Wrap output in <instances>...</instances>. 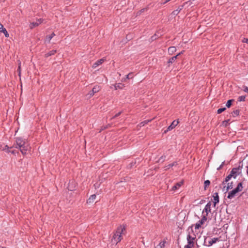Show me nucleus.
<instances>
[{"mask_svg": "<svg viewBox=\"0 0 248 248\" xmlns=\"http://www.w3.org/2000/svg\"><path fill=\"white\" fill-rule=\"evenodd\" d=\"M133 73H129L127 76H126V78L127 79H130V78H132L133 77Z\"/></svg>", "mask_w": 248, "mask_h": 248, "instance_id": "37", "label": "nucleus"}, {"mask_svg": "<svg viewBox=\"0 0 248 248\" xmlns=\"http://www.w3.org/2000/svg\"><path fill=\"white\" fill-rule=\"evenodd\" d=\"M151 39H152V40H154L155 39H156L155 35H154V36H152L151 37Z\"/></svg>", "mask_w": 248, "mask_h": 248, "instance_id": "49", "label": "nucleus"}, {"mask_svg": "<svg viewBox=\"0 0 248 248\" xmlns=\"http://www.w3.org/2000/svg\"><path fill=\"white\" fill-rule=\"evenodd\" d=\"M57 51L56 50H52L50 51L49 52L46 53L45 54L46 57H48L50 56L54 55L56 53Z\"/></svg>", "mask_w": 248, "mask_h": 248, "instance_id": "13", "label": "nucleus"}, {"mask_svg": "<svg viewBox=\"0 0 248 248\" xmlns=\"http://www.w3.org/2000/svg\"><path fill=\"white\" fill-rule=\"evenodd\" d=\"M227 182H224V180L222 182V185H224L225 183H226Z\"/></svg>", "mask_w": 248, "mask_h": 248, "instance_id": "51", "label": "nucleus"}, {"mask_svg": "<svg viewBox=\"0 0 248 248\" xmlns=\"http://www.w3.org/2000/svg\"><path fill=\"white\" fill-rule=\"evenodd\" d=\"M213 198H214V206L215 207L216 205V204L218 203L219 201V196H218V193L217 192L215 193L213 195Z\"/></svg>", "mask_w": 248, "mask_h": 248, "instance_id": "11", "label": "nucleus"}, {"mask_svg": "<svg viewBox=\"0 0 248 248\" xmlns=\"http://www.w3.org/2000/svg\"><path fill=\"white\" fill-rule=\"evenodd\" d=\"M241 168L242 167L239 166L237 168H233L232 169V170L231 171V173L232 174L234 178H235L237 176V174L240 173L239 171L241 170Z\"/></svg>", "mask_w": 248, "mask_h": 248, "instance_id": "8", "label": "nucleus"}, {"mask_svg": "<svg viewBox=\"0 0 248 248\" xmlns=\"http://www.w3.org/2000/svg\"><path fill=\"white\" fill-rule=\"evenodd\" d=\"M124 87V85L121 83H117L115 85V88L116 90L118 89H123V87Z\"/></svg>", "mask_w": 248, "mask_h": 248, "instance_id": "19", "label": "nucleus"}, {"mask_svg": "<svg viewBox=\"0 0 248 248\" xmlns=\"http://www.w3.org/2000/svg\"><path fill=\"white\" fill-rule=\"evenodd\" d=\"M8 152H10V153H11L13 154H16V151L15 150H12V151L9 150L8 151Z\"/></svg>", "mask_w": 248, "mask_h": 248, "instance_id": "47", "label": "nucleus"}, {"mask_svg": "<svg viewBox=\"0 0 248 248\" xmlns=\"http://www.w3.org/2000/svg\"><path fill=\"white\" fill-rule=\"evenodd\" d=\"M226 108H219L217 110V112L218 114H220V113H222V112H223L224 111H225L226 110Z\"/></svg>", "mask_w": 248, "mask_h": 248, "instance_id": "33", "label": "nucleus"}, {"mask_svg": "<svg viewBox=\"0 0 248 248\" xmlns=\"http://www.w3.org/2000/svg\"><path fill=\"white\" fill-rule=\"evenodd\" d=\"M166 156L165 155H162L159 159L158 161L163 162L165 160Z\"/></svg>", "mask_w": 248, "mask_h": 248, "instance_id": "34", "label": "nucleus"}, {"mask_svg": "<svg viewBox=\"0 0 248 248\" xmlns=\"http://www.w3.org/2000/svg\"><path fill=\"white\" fill-rule=\"evenodd\" d=\"M20 66H18V70H20Z\"/></svg>", "mask_w": 248, "mask_h": 248, "instance_id": "52", "label": "nucleus"}, {"mask_svg": "<svg viewBox=\"0 0 248 248\" xmlns=\"http://www.w3.org/2000/svg\"><path fill=\"white\" fill-rule=\"evenodd\" d=\"M181 186V183H178L175 184L172 187V190H175L177 189H178Z\"/></svg>", "mask_w": 248, "mask_h": 248, "instance_id": "20", "label": "nucleus"}, {"mask_svg": "<svg viewBox=\"0 0 248 248\" xmlns=\"http://www.w3.org/2000/svg\"><path fill=\"white\" fill-rule=\"evenodd\" d=\"M234 101V100L233 99H230V100H228V101L227 102V103L226 104V106L227 107V108H230L232 104V102Z\"/></svg>", "mask_w": 248, "mask_h": 248, "instance_id": "24", "label": "nucleus"}, {"mask_svg": "<svg viewBox=\"0 0 248 248\" xmlns=\"http://www.w3.org/2000/svg\"><path fill=\"white\" fill-rule=\"evenodd\" d=\"M232 188H233V183L232 182L229 183L228 184V186L226 188V190L228 191L229 189H232Z\"/></svg>", "mask_w": 248, "mask_h": 248, "instance_id": "26", "label": "nucleus"}, {"mask_svg": "<svg viewBox=\"0 0 248 248\" xmlns=\"http://www.w3.org/2000/svg\"><path fill=\"white\" fill-rule=\"evenodd\" d=\"M125 230V228L124 226H120L117 228V229L112 237V239L114 240L116 242V244L120 242L122 239L121 234L123 233V232Z\"/></svg>", "mask_w": 248, "mask_h": 248, "instance_id": "2", "label": "nucleus"}, {"mask_svg": "<svg viewBox=\"0 0 248 248\" xmlns=\"http://www.w3.org/2000/svg\"><path fill=\"white\" fill-rule=\"evenodd\" d=\"M218 241V238H213L211 239L209 237H205L204 239L203 244L205 246L210 247Z\"/></svg>", "mask_w": 248, "mask_h": 248, "instance_id": "4", "label": "nucleus"}, {"mask_svg": "<svg viewBox=\"0 0 248 248\" xmlns=\"http://www.w3.org/2000/svg\"><path fill=\"white\" fill-rule=\"evenodd\" d=\"M211 202H209L207 204L205 205L202 214H204V213H206L205 215L206 216L208 215L209 213L211 212Z\"/></svg>", "mask_w": 248, "mask_h": 248, "instance_id": "7", "label": "nucleus"}, {"mask_svg": "<svg viewBox=\"0 0 248 248\" xmlns=\"http://www.w3.org/2000/svg\"><path fill=\"white\" fill-rule=\"evenodd\" d=\"M242 42L243 43H247L248 44V38H244L243 40H242Z\"/></svg>", "mask_w": 248, "mask_h": 248, "instance_id": "42", "label": "nucleus"}, {"mask_svg": "<svg viewBox=\"0 0 248 248\" xmlns=\"http://www.w3.org/2000/svg\"><path fill=\"white\" fill-rule=\"evenodd\" d=\"M182 53H183V52H180V53H178L177 55H176V56H173V58H174V59H175V60H176V59L177 58V57H178V56L180 55H181V54H182Z\"/></svg>", "mask_w": 248, "mask_h": 248, "instance_id": "44", "label": "nucleus"}, {"mask_svg": "<svg viewBox=\"0 0 248 248\" xmlns=\"http://www.w3.org/2000/svg\"><path fill=\"white\" fill-rule=\"evenodd\" d=\"M75 187L76 184L75 183V182L72 181L69 183L68 186H67V188L69 191H73L75 190Z\"/></svg>", "mask_w": 248, "mask_h": 248, "instance_id": "10", "label": "nucleus"}, {"mask_svg": "<svg viewBox=\"0 0 248 248\" xmlns=\"http://www.w3.org/2000/svg\"><path fill=\"white\" fill-rule=\"evenodd\" d=\"M224 164V162H222V164L217 169V170H220L222 167H223V165Z\"/></svg>", "mask_w": 248, "mask_h": 248, "instance_id": "45", "label": "nucleus"}, {"mask_svg": "<svg viewBox=\"0 0 248 248\" xmlns=\"http://www.w3.org/2000/svg\"><path fill=\"white\" fill-rule=\"evenodd\" d=\"M166 243L165 241H162L159 243V244L155 247V248H164L165 247V244Z\"/></svg>", "mask_w": 248, "mask_h": 248, "instance_id": "16", "label": "nucleus"}, {"mask_svg": "<svg viewBox=\"0 0 248 248\" xmlns=\"http://www.w3.org/2000/svg\"><path fill=\"white\" fill-rule=\"evenodd\" d=\"M177 164H178L177 162L175 161V162H173L172 163L168 165L165 166V168H166L165 169L166 170H168V169H170V168L172 167L173 166L177 165Z\"/></svg>", "mask_w": 248, "mask_h": 248, "instance_id": "15", "label": "nucleus"}, {"mask_svg": "<svg viewBox=\"0 0 248 248\" xmlns=\"http://www.w3.org/2000/svg\"><path fill=\"white\" fill-rule=\"evenodd\" d=\"M179 124V121H173L171 124L168 126L167 129L164 132V133H166L168 131H170L173 129L178 124Z\"/></svg>", "mask_w": 248, "mask_h": 248, "instance_id": "6", "label": "nucleus"}, {"mask_svg": "<svg viewBox=\"0 0 248 248\" xmlns=\"http://www.w3.org/2000/svg\"><path fill=\"white\" fill-rule=\"evenodd\" d=\"M16 148H19L23 155L27 154V152L29 151L30 147L25 140H23L20 137L16 138Z\"/></svg>", "mask_w": 248, "mask_h": 248, "instance_id": "1", "label": "nucleus"}, {"mask_svg": "<svg viewBox=\"0 0 248 248\" xmlns=\"http://www.w3.org/2000/svg\"><path fill=\"white\" fill-rule=\"evenodd\" d=\"M243 189L242 183H239L238 184L237 187L232 190L230 191L228 193L227 198L230 199H232L234 198L236 194L239 192H240Z\"/></svg>", "mask_w": 248, "mask_h": 248, "instance_id": "3", "label": "nucleus"}, {"mask_svg": "<svg viewBox=\"0 0 248 248\" xmlns=\"http://www.w3.org/2000/svg\"><path fill=\"white\" fill-rule=\"evenodd\" d=\"M43 20H44L43 19L40 18V19H37L36 22H38V23H39V25H40V24H41L43 22Z\"/></svg>", "mask_w": 248, "mask_h": 248, "instance_id": "40", "label": "nucleus"}, {"mask_svg": "<svg viewBox=\"0 0 248 248\" xmlns=\"http://www.w3.org/2000/svg\"><path fill=\"white\" fill-rule=\"evenodd\" d=\"M210 181L208 180H207L204 181V189L205 190L206 188L210 185Z\"/></svg>", "mask_w": 248, "mask_h": 248, "instance_id": "22", "label": "nucleus"}, {"mask_svg": "<svg viewBox=\"0 0 248 248\" xmlns=\"http://www.w3.org/2000/svg\"><path fill=\"white\" fill-rule=\"evenodd\" d=\"M176 48L174 46H171L168 49L169 52L170 53H173L174 52L176 51Z\"/></svg>", "mask_w": 248, "mask_h": 248, "instance_id": "25", "label": "nucleus"}, {"mask_svg": "<svg viewBox=\"0 0 248 248\" xmlns=\"http://www.w3.org/2000/svg\"><path fill=\"white\" fill-rule=\"evenodd\" d=\"M104 61V60L103 59H100L98 61H97L95 62H94L93 65V68H96L98 65L101 64Z\"/></svg>", "mask_w": 248, "mask_h": 248, "instance_id": "12", "label": "nucleus"}, {"mask_svg": "<svg viewBox=\"0 0 248 248\" xmlns=\"http://www.w3.org/2000/svg\"><path fill=\"white\" fill-rule=\"evenodd\" d=\"M3 28V25L0 23V31L1 30V29Z\"/></svg>", "mask_w": 248, "mask_h": 248, "instance_id": "50", "label": "nucleus"}, {"mask_svg": "<svg viewBox=\"0 0 248 248\" xmlns=\"http://www.w3.org/2000/svg\"><path fill=\"white\" fill-rule=\"evenodd\" d=\"M4 150H7V152H8V151H9V147L7 145L5 146Z\"/></svg>", "mask_w": 248, "mask_h": 248, "instance_id": "48", "label": "nucleus"}, {"mask_svg": "<svg viewBox=\"0 0 248 248\" xmlns=\"http://www.w3.org/2000/svg\"><path fill=\"white\" fill-rule=\"evenodd\" d=\"M246 98V96L244 95L240 96L238 97V100L239 101H245Z\"/></svg>", "mask_w": 248, "mask_h": 248, "instance_id": "32", "label": "nucleus"}, {"mask_svg": "<svg viewBox=\"0 0 248 248\" xmlns=\"http://www.w3.org/2000/svg\"><path fill=\"white\" fill-rule=\"evenodd\" d=\"M194 246V245L193 244H189V243H188L187 245H186L185 248H192Z\"/></svg>", "mask_w": 248, "mask_h": 248, "instance_id": "38", "label": "nucleus"}, {"mask_svg": "<svg viewBox=\"0 0 248 248\" xmlns=\"http://www.w3.org/2000/svg\"><path fill=\"white\" fill-rule=\"evenodd\" d=\"M233 177V176L232 175V174L230 173L225 178V179L224 180V182H228L231 179V178Z\"/></svg>", "mask_w": 248, "mask_h": 248, "instance_id": "30", "label": "nucleus"}, {"mask_svg": "<svg viewBox=\"0 0 248 248\" xmlns=\"http://www.w3.org/2000/svg\"><path fill=\"white\" fill-rule=\"evenodd\" d=\"M229 121V120H225V121H223L222 122V125L223 126H224L225 127H227Z\"/></svg>", "mask_w": 248, "mask_h": 248, "instance_id": "35", "label": "nucleus"}, {"mask_svg": "<svg viewBox=\"0 0 248 248\" xmlns=\"http://www.w3.org/2000/svg\"><path fill=\"white\" fill-rule=\"evenodd\" d=\"M146 9L145 8H143V9H142L141 10L139 11L138 13H137V14H141V13L144 12V11Z\"/></svg>", "mask_w": 248, "mask_h": 248, "instance_id": "43", "label": "nucleus"}, {"mask_svg": "<svg viewBox=\"0 0 248 248\" xmlns=\"http://www.w3.org/2000/svg\"><path fill=\"white\" fill-rule=\"evenodd\" d=\"M225 187H226L225 186H224L223 187V190H224V188H225Z\"/></svg>", "mask_w": 248, "mask_h": 248, "instance_id": "53", "label": "nucleus"}, {"mask_svg": "<svg viewBox=\"0 0 248 248\" xmlns=\"http://www.w3.org/2000/svg\"><path fill=\"white\" fill-rule=\"evenodd\" d=\"M121 114V112H118V113L116 114L111 119H114L117 117H118L120 115V114Z\"/></svg>", "mask_w": 248, "mask_h": 248, "instance_id": "39", "label": "nucleus"}, {"mask_svg": "<svg viewBox=\"0 0 248 248\" xmlns=\"http://www.w3.org/2000/svg\"><path fill=\"white\" fill-rule=\"evenodd\" d=\"M55 35V33L53 32L51 35L46 36V39H47L48 42H49L51 39Z\"/></svg>", "mask_w": 248, "mask_h": 248, "instance_id": "27", "label": "nucleus"}, {"mask_svg": "<svg viewBox=\"0 0 248 248\" xmlns=\"http://www.w3.org/2000/svg\"><path fill=\"white\" fill-rule=\"evenodd\" d=\"M207 216H206V215H205V214L203 215L202 218L201 219V220H200V222L204 224L205 221H206L207 219Z\"/></svg>", "mask_w": 248, "mask_h": 248, "instance_id": "23", "label": "nucleus"}, {"mask_svg": "<svg viewBox=\"0 0 248 248\" xmlns=\"http://www.w3.org/2000/svg\"><path fill=\"white\" fill-rule=\"evenodd\" d=\"M151 120H145L140 123V126H143L145 124H147Z\"/></svg>", "mask_w": 248, "mask_h": 248, "instance_id": "31", "label": "nucleus"}, {"mask_svg": "<svg viewBox=\"0 0 248 248\" xmlns=\"http://www.w3.org/2000/svg\"><path fill=\"white\" fill-rule=\"evenodd\" d=\"M203 223L200 222V220H199L195 225V229H198L199 228L201 227Z\"/></svg>", "mask_w": 248, "mask_h": 248, "instance_id": "29", "label": "nucleus"}, {"mask_svg": "<svg viewBox=\"0 0 248 248\" xmlns=\"http://www.w3.org/2000/svg\"><path fill=\"white\" fill-rule=\"evenodd\" d=\"M196 239V235L195 234L193 233L192 234H190L189 232V234L187 236V243H189V244L194 245V241Z\"/></svg>", "mask_w": 248, "mask_h": 248, "instance_id": "5", "label": "nucleus"}, {"mask_svg": "<svg viewBox=\"0 0 248 248\" xmlns=\"http://www.w3.org/2000/svg\"><path fill=\"white\" fill-rule=\"evenodd\" d=\"M100 90V87L98 86H95L91 91L90 92L89 94L91 96H93L94 93H97Z\"/></svg>", "mask_w": 248, "mask_h": 248, "instance_id": "9", "label": "nucleus"}, {"mask_svg": "<svg viewBox=\"0 0 248 248\" xmlns=\"http://www.w3.org/2000/svg\"><path fill=\"white\" fill-rule=\"evenodd\" d=\"M175 61V59H174V58H173V57H172L170 58L169 60V61H168V63H173V62H174Z\"/></svg>", "mask_w": 248, "mask_h": 248, "instance_id": "36", "label": "nucleus"}, {"mask_svg": "<svg viewBox=\"0 0 248 248\" xmlns=\"http://www.w3.org/2000/svg\"><path fill=\"white\" fill-rule=\"evenodd\" d=\"M182 9V7H179L177 9L175 10H174L172 12V14L174 16H176L180 12V11Z\"/></svg>", "mask_w": 248, "mask_h": 248, "instance_id": "18", "label": "nucleus"}, {"mask_svg": "<svg viewBox=\"0 0 248 248\" xmlns=\"http://www.w3.org/2000/svg\"><path fill=\"white\" fill-rule=\"evenodd\" d=\"M95 198L96 195L95 194L92 195L89 198V199L87 200V203L93 202Z\"/></svg>", "mask_w": 248, "mask_h": 248, "instance_id": "14", "label": "nucleus"}, {"mask_svg": "<svg viewBox=\"0 0 248 248\" xmlns=\"http://www.w3.org/2000/svg\"><path fill=\"white\" fill-rule=\"evenodd\" d=\"M39 25V23H38V22H33L30 24V28L32 29L33 28L38 26Z\"/></svg>", "mask_w": 248, "mask_h": 248, "instance_id": "17", "label": "nucleus"}, {"mask_svg": "<svg viewBox=\"0 0 248 248\" xmlns=\"http://www.w3.org/2000/svg\"><path fill=\"white\" fill-rule=\"evenodd\" d=\"M239 112H240V111L238 109L233 110L232 112V115L233 117H234L235 116H238L239 114Z\"/></svg>", "mask_w": 248, "mask_h": 248, "instance_id": "28", "label": "nucleus"}, {"mask_svg": "<svg viewBox=\"0 0 248 248\" xmlns=\"http://www.w3.org/2000/svg\"><path fill=\"white\" fill-rule=\"evenodd\" d=\"M0 32H3V33L5 35V36L6 37H8L9 36V33H8V32L6 31V30L4 28H3L1 29V30L0 31Z\"/></svg>", "mask_w": 248, "mask_h": 248, "instance_id": "21", "label": "nucleus"}, {"mask_svg": "<svg viewBox=\"0 0 248 248\" xmlns=\"http://www.w3.org/2000/svg\"><path fill=\"white\" fill-rule=\"evenodd\" d=\"M110 126V125L109 124H108L105 126H102V128H101V130H104V129H106L107 128H108V127Z\"/></svg>", "mask_w": 248, "mask_h": 248, "instance_id": "41", "label": "nucleus"}, {"mask_svg": "<svg viewBox=\"0 0 248 248\" xmlns=\"http://www.w3.org/2000/svg\"><path fill=\"white\" fill-rule=\"evenodd\" d=\"M244 91L245 92L248 93V87L245 86V87H244Z\"/></svg>", "mask_w": 248, "mask_h": 248, "instance_id": "46", "label": "nucleus"}]
</instances>
